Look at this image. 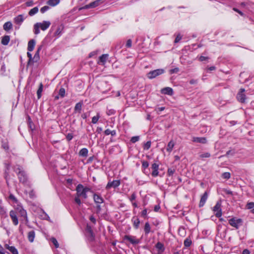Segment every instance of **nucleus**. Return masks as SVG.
<instances>
[{"instance_id":"obj_62","label":"nucleus","mask_w":254,"mask_h":254,"mask_svg":"<svg viewBox=\"0 0 254 254\" xmlns=\"http://www.w3.org/2000/svg\"><path fill=\"white\" fill-rule=\"evenodd\" d=\"M72 137L73 136L71 134H68L66 136V138L68 140H70L71 139H72Z\"/></svg>"},{"instance_id":"obj_52","label":"nucleus","mask_w":254,"mask_h":254,"mask_svg":"<svg viewBox=\"0 0 254 254\" xmlns=\"http://www.w3.org/2000/svg\"><path fill=\"white\" fill-rule=\"evenodd\" d=\"M181 38L182 36L180 35V34H178L175 40V43H177L179 42L181 40Z\"/></svg>"},{"instance_id":"obj_18","label":"nucleus","mask_w":254,"mask_h":254,"mask_svg":"<svg viewBox=\"0 0 254 254\" xmlns=\"http://www.w3.org/2000/svg\"><path fill=\"white\" fill-rule=\"evenodd\" d=\"M108 57V54H103L99 58V62H98V64H100L101 63L102 64L104 65L106 63L107 59Z\"/></svg>"},{"instance_id":"obj_11","label":"nucleus","mask_w":254,"mask_h":254,"mask_svg":"<svg viewBox=\"0 0 254 254\" xmlns=\"http://www.w3.org/2000/svg\"><path fill=\"white\" fill-rule=\"evenodd\" d=\"M158 167L159 166L156 163H153L152 165L151 168L152 169V175L154 177H156L158 175Z\"/></svg>"},{"instance_id":"obj_22","label":"nucleus","mask_w":254,"mask_h":254,"mask_svg":"<svg viewBox=\"0 0 254 254\" xmlns=\"http://www.w3.org/2000/svg\"><path fill=\"white\" fill-rule=\"evenodd\" d=\"M9 40L10 37L9 36H4L2 38L1 43L3 45H7L8 44Z\"/></svg>"},{"instance_id":"obj_6","label":"nucleus","mask_w":254,"mask_h":254,"mask_svg":"<svg viewBox=\"0 0 254 254\" xmlns=\"http://www.w3.org/2000/svg\"><path fill=\"white\" fill-rule=\"evenodd\" d=\"M245 91V89L241 88L240 90V91L238 92L237 98L238 100L241 103H245L246 102V95L244 94V92Z\"/></svg>"},{"instance_id":"obj_17","label":"nucleus","mask_w":254,"mask_h":254,"mask_svg":"<svg viewBox=\"0 0 254 254\" xmlns=\"http://www.w3.org/2000/svg\"><path fill=\"white\" fill-rule=\"evenodd\" d=\"M93 198H94V200L96 203L101 204L103 202V198L101 196H100L99 195H98L97 194H94Z\"/></svg>"},{"instance_id":"obj_47","label":"nucleus","mask_w":254,"mask_h":254,"mask_svg":"<svg viewBox=\"0 0 254 254\" xmlns=\"http://www.w3.org/2000/svg\"><path fill=\"white\" fill-rule=\"evenodd\" d=\"M27 56L29 58V61L28 64H29L31 62H33V58L32 56V54L29 52H27Z\"/></svg>"},{"instance_id":"obj_20","label":"nucleus","mask_w":254,"mask_h":254,"mask_svg":"<svg viewBox=\"0 0 254 254\" xmlns=\"http://www.w3.org/2000/svg\"><path fill=\"white\" fill-rule=\"evenodd\" d=\"M35 236V233L34 231H31L28 233V239L30 242L32 243L34 241Z\"/></svg>"},{"instance_id":"obj_2","label":"nucleus","mask_w":254,"mask_h":254,"mask_svg":"<svg viewBox=\"0 0 254 254\" xmlns=\"http://www.w3.org/2000/svg\"><path fill=\"white\" fill-rule=\"evenodd\" d=\"M76 191L77 196L83 197L84 199L87 198V195L85 190H83V185L81 184L78 185L76 188Z\"/></svg>"},{"instance_id":"obj_9","label":"nucleus","mask_w":254,"mask_h":254,"mask_svg":"<svg viewBox=\"0 0 254 254\" xmlns=\"http://www.w3.org/2000/svg\"><path fill=\"white\" fill-rule=\"evenodd\" d=\"M9 216L11 218L14 225H17L18 224V220L16 216V212L13 210H11L9 212Z\"/></svg>"},{"instance_id":"obj_7","label":"nucleus","mask_w":254,"mask_h":254,"mask_svg":"<svg viewBox=\"0 0 254 254\" xmlns=\"http://www.w3.org/2000/svg\"><path fill=\"white\" fill-rule=\"evenodd\" d=\"M221 201H218L215 206L213 207V211L216 212L215 216L217 217H220L222 215V212L221 209Z\"/></svg>"},{"instance_id":"obj_14","label":"nucleus","mask_w":254,"mask_h":254,"mask_svg":"<svg viewBox=\"0 0 254 254\" xmlns=\"http://www.w3.org/2000/svg\"><path fill=\"white\" fill-rule=\"evenodd\" d=\"M161 92L164 94L172 95L173 93V91L171 88L167 87L161 89Z\"/></svg>"},{"instance_id":"obj_27","label":"nucleus","mask_w":254,"mask_h":254,"mask_svg":"<svg viewBox=\"0 0 254 254\" xmlns=\"http://www.w3.org/2000/svg\"><path fill=\"white\" fill-rule=\"evenodd\" d=\"M174 145H175V143L173 141H170L169 143H168V144L167 145V151L170 152L172 151V149H173V148L174 147Z\"/></svg>"},{"instance_id":"obj_16","label":"nucleus","mask_w":254,"mask_h":254,"mask_svg":"<svg viewBox=\"0 0 254 254\" xmlns=\"http://www.w3.org/2000/svg\"><path fill=\"white\" fill-rule=\"evenodd\" d=\"M24 20L23 15H19L14 19V21L16 24L20 25Z\"/></svg>"},{"instance_id":"obj_13","label":"nucleus","mask_w":254,"mask_h":254,"mask_svg":"<svg viewBox=\"0 0 254 254\" xmlns=\"http://www.w3.org/2000/svg\"><path fill=\"white\" fill-rule=\"evenodd\" d=\"M192 141L205 144L206 143L207 140L205 137H194L192 138Z\"/></svg>"},{"instance_id":"obj_8","label":"nucleus","mask_w":254,"mask_h":254,"mask_svg":"<svg viewBox=\"0 0 254 254\" xmlns=\"http://www.w3.org/2000/svg\"><path fill=\"white\" fill-rule=\"evenodd\" d=\"M120 180H115L112 182H109L106 186V189H110L111 188H117L120 185Z\"/></svg>"},{"instance_id":"obj_53","label":"nucleus","mask_w":254,"mask_h":254,"mask_svg":"<svg viewBox=\"0 0 254 254\" xmlns=\"http://www.w3.org/2000/svg\"><path fill=\"white\" fill-rule=\"evenodd\" d=\"M179 71V68L178 67H176V68H175L174 69H172L170 70V72L171 73H177L178 72V71Z\"/></svg>"},{"instance_id":"obj_60","label":"nucleus","mask_w":254,"mask_h":254,"mask_svg":"<svg viewBox=\"0 0 254 254\" xmlns=\"http://www.w3.org/2000/svg\"><path fill=\"white\" fill-rule=\"evenodd\" d=\"M197 80L191 79L190 80V83L191 84H195L197 83Z\"/></svg>"},{"instance_id":"obj_59","label":"nucleus","mask_w":254,"mask_h":254,"mask_svg":"<svg viewBox=\"0 0 254 254\" xmlns=\"http://www.w3.org/2000/svg\"><path fill=\"white\" fill-rule=\"evenodd\" d=\"M91 8V6H90V4H87L85 6H84L83 7L80 8V9H88V8Z\"/></svg>"},{"instance_id":"obj_19","label":"nucleus","mask_w":254,"mask_h":254,"mask_svg":"<svg viewBox=\"0 0 254 254\" xmlns=\"http://www.w3.org/2000/svg\"><path fill=\"white\" fill-rule=\"evenodd\" d=\"M35 46V41L34 40H31L29 41L28 44V50L32 51L33 50Z\"/></svg>"},{"instance_id":"obj_64","label":"nucleus","mask_w":254,"mask_h":254,"mask_svg":"<svg viewBox=\"0 0 254 254\" xmlns=\"http://www.w3.org/2000/svg\"><path fill=\"white\" fill-rule=\"evenodd\" d=\"M250 252L248 249H245L243 252V254H250Z\"/></svg>"},{"instance_id":"obj_23","label":"nucleus","mask_w":254,"mask_h":254,"mask_svg":"<svg viewBox=\"0 0 254 254\" xmlns=\"http://www.w3.org/2000/svg\"><path fill=\"white\" fill-rule=\"evenodd\" d=\"M12 23L9 21L5 22L3 25L4 30L7 31L10 30L12 28Z\"/></svg>"},{"instance_id":"obj_48","label":"nucleus","mask_w":254,"mask_h":254,"mask_svg":"<svg viewBox=\"0 0 254 254\" xmlns=\"http://www.w3.org/2000/svg\"><path fill=\"white\" fill-rule=\"evenodd\" d=\"M49 8V7L48 6H44L43 7H42L41 9H40V11L42 13H44L45 12H46L47 10H48Z\"/></svg>"},{"instance_id":"obj_5","label":"nucleus","mask_w":254,"mask_h":254,"mask_svg":"<svg viewBox=\"0 0 254 254\" xmlns=\"http://www.w3.org/2000/svg\"><path fill=\"white\" fill-rule=\"evenodd\" d=\"M229 223L232 226L238 229L242 225V220L241 219H236L235 218H233L229 220Z\"/></svg>"},{"instance_id":"obj_56","label":"nucleus","mask_w":254,"mask_h":254,"mask_svg":"<svg viewBox=\"0 0 254 254\" xmlns=\"http://www.w3.org/2000/svg\"><path fill=\"white\" fill-rule=\"evenodd\" d=\"M131 40L130 39H128L127 42L126 46L127 47H130L131 46Z\"/></svg>"},{"instance_id":"obj_36","label":"nucleus","mask_w":254,"mask_h":254,"mask_svg":"<svg viewBox=\"0 0 254 254\" xmlns=\"http://www.w3.org/2000/svg\"><path fill=\"white\" fill-rule=\"evenodd\" d=\"M231 177V174L229 172H225L222 174V177L225 179H229Z\"/></svg>"},{"instance_id":"obj_41","label":"nucleus","mask_w":254,"mask_h":254,"mask_svg":"<svg viewBox=\"0 0 254 254\" xmlns=\"http://www.w3.org/2000/svg\"><path fill=\"white\" fill-rule=\"evenodd\" d=\"M51 240L52 242L53 243V244L55 245L56 248L59 247V243L56 238H52Z\"/></svg>"},{"instance_id":"obj_58","label":"nucleus","mask_w":254,"mask_h":254,"mask_svg":"<svg viewBox=\"0 0 254 254\" xmlns=\"http://www.w3.org/2000/svg\"><path fill=\"white\" fill-rule=\"evenodd\" d=\"M136 198V195L134 193H133L132 194V195H131V197L130 198V200L131 201H133V200H134Z\"/></svg>"},{"instance_id":"obj_51","label":"nucleus","mask_w":254,"mask_h":254,"mask_svg":"<svg viewBox=\"0 0 254 254\" xmlns=\"http://www.w3.org/2000/svg\"><path fill=\"white\" fill-rule=\"evenodd\" d=\"M80 197L78 196H76L75 197V199H74V201L75 202L77 203L78 205H80L81 204V200L79 198Z\"/></svg>"},{"instance_id":"obj_42","label":"nucleus","mask_w":254,"mask_h":254,"mask_svg":"<svg viewBox=\"0 0 254 254\" xmlns=\"http://www.w3.org/2000/svg\"><path fill=\"white\" fill-rule=\"evenodd\" d=\"M191 244V241L188 239H187L184 241V245L187 247H190V246Z\"/></svg>"},{"instance_id":"obj_3","label":"nucleus","mask_w":254,"mask_h":254,"mask_svg":"<svg viewBox=\"0 0 254 254\" xmlns=\"http://www.w3.org/2000/svg\"><path fill=\"white\" fill-rule=\"evenodd\" d=\"M164 72V70L163 69H157L149 72L147 74V76L149 79H153L163 74Z\"/></svg>"},{"instance_id":"obj_15","label":"nucleus","mask_w":254,"mask_h":254,"mask_svg":"<svg viewBox=\"0 0 254 254\" xmlns=\"http://www.w3.org/2000/svg\"><path fill=\"white\" fill-rule=\"evenodd\" d=\"M207 197H208V194H207V192H205L200 199V202H199V207H202L204 205V204H205V203L207 199Z\"/></svg>"},{"instance_id":"obj_40","label":"nucleus","mask_w":254,"mask_h":254,"mask_svg":"<svg viewBox=\"0 0 254 254\" xmlns=\"http://www.w3.org/2000/svg\"><path fill=\"white\" fill-rule=\"evenodd\" d=\"M210 154L208 152H205L204 153H202L199 155L200 158H208L210 157Z\"/></svg>"},{"instance_id":"obj_38","label":"nucleus","mask_w":254,"mask_h":254,"mask_svg":"<svg viewBox=\"0 0 254 254\" xmlns=\"http://www.w3.org/2000/svg\"><path fill=\"white\" fill-rule=\"evenodd\" d=\"M82 107V103L81 102H79L77 103L75 106L74 109L75 111H80Z\"/></svg>"},{"instance_id":"obj_29","label":"nucleus","mask_w":254,"mask_h":254,"mask_svg":"<svg viewBox=\"0 0 254 254\" xmlns=\"http://www.w3.org/2000/svg\"><path fill=\"white\" fill-rule=\"evenodd\" d=\"M43 84L42 83H41L40 84L39 87L37 92V97H38V99H40L41 97V93L43 91Z\"/></svg>"},{"instance_id":"obj_49","label":"nucleus","mask_w":254,"mask_h":254,"mask_svg":"<svg viewBox=\"0 0 254 254\" xmlns=\"http://www.w3.org/2000/svg\"><path fill=\"white\" fill-rule=\"evenodd\" d=\"M175 169L173 168H169L168 170V174L169 176L172 175L175 172Z\"/></svg>"},{"instance_id":"obj_24","label":"nucleus","mask_w":254,"mask_h":254,"mask_svg":"<svg viewBox=\"0 0 254 254\" xmlns=\"http://www.w3.org/2000/svg\"><path fill=\"white\" fill-rule=\"evenodd\" d=\"M103 2V0H96L93 2L90 3L91 8L95 7L99 5L100 3Z\"/></svg>"},{"instance_id":"obj_34","label":"nucleus","mask_w":254,"mask_h":254,"mask_svg":"<svg viewBox=\"0 0 254 254\" xmlns=\"http://www.w3.org/2000/svg\"><path fill=\"white\" fill-rule=\"evenodd\" d=\"M100 118V115L98 113L97 114L96 116L93 117L92 119V123L93 124H96Z\"/></svg>"},{"instance_id":"obj_35","label":"nucleus","mask_w":254,"mask_h":254,"mask_svg":"<svg viewBox=\"0 0 254 254\" xmlns=\"http://www.w3.org/2000/svg\"><path fill=\"white\" fill-rule=\"evenodd\" d=\"M150 231V225L147 222L145 224L144 231L146 234H148L149 233Z\"/></svg>"},{"instance_id":"obj_44","label":"nucleus","mask_w":254,"mask_h":254,"mask_svg":"<svg viewBox=\"0 0 254 254\" xmlns=\"http://www.w3.org/2000/svg\"><path fill=\"white\" fill-rule=\"evenodd\" d=\"M151 144V143L150 141H147L144 145V149L146 150L149 149L150 147Z\"/></svg>"},{"instance_id":"obj_12","label":"nucleus","mask_w":254,"mask_h":254,"mask_svg":"<svg viewBox=\"0 0 254 254\" xmlns=\"http://www.w3.org/2000/svg\"><path fill=\"white\" fill-rule=\"evenodd\" d=\"M125 239L128 241L132 244H137L139 243V240L135 239L134 237L126 235L125 236Z\"/></svg>"},{"instance_id":"obj_63","label":"nucleus","mask_w":254,"mask_h":254,"mask_svg":"<svg viewBox=\"0 0 254 254\" xmlns=\"http://www.w3.org/2000/svg\"><path fill=\"white\" fill-rule=\"evenodd\" d=\"M90 220L91 221H92L93 223H95L96 222V219L93 216H91L90 217Z\"/></svg>"},{"instance_id":"obj_10","label":"nucleus","mask_w":254,"mask_h":254,"mask_svg":"<svg viewBox=\"0 0 254 254\" xmlns=\"http://www.w3.org/2000/svg\"><path fill=\"white\" fill-rule=\"evenodd\" d=\"M4 248L10 252L12 254H18L17 250L13 246H9L8 244L4 245Z\"/></svg>"},{"instance_id":"obj_37","label":"nucleus","mask_w":254,"mask_h":254,"mask_svg":"<svg viewBox=\"0 0 254 254\" xmlns=\"http://www.w3.org/2000/svg\"><path fill=\"white\" fill-rule=\"evenodd\" d=\"M63 29V28L62 26H59L55 32V34L59 36L61 34Z\"/></svg>"},{"instance_id":"obj_30","label":"nucleus","mask_w":254,"mask_h":254,"mask_svg":"<svg viewBox=\"0 0 254 254\" xmlns=\"http://www.w3.org/2000/svg\"><path fill=\"white\" fill-rule=\"evenodd\" d=\"M60 2V0H49L47 3L52 6H54Z\"/></svg>"},{"instance_id":"obj_26","label":"nucleus","mask_w":254,"mask_h":254,"mask_svg":"<svg viewBox=\"0 0 254 254\" xmlns=\"http://www.w3.org/2000/svg\"><path fill=\"white\" fill-rule=\"evenodd\" d=\"M88 150L86 148H82L80 150L79 152V155L83 157H86L88 155Z\"/></svg>"},{"instance_id":"obj_45","label":"nucleus","mask_w":254,"mask_h":254,"mask_svg":"<svg viewBox=\"0 0 254 254\" xmlns=\"http://www.w3.org/2000/svg\"><path fill=\"white\" fill-rule=\"evenodd\" d=\"M139 139V136H135L132 137L131 138L130 141L132 143H135V142H137V141H138Z\"/></svg>"},{"instance_id":"obj_55","label":"nucleus","mask_w":254,"mask_h":254,"mask_svg":"<svg viewBox=\"0 0 254 254\" xmlns=\"http://www.w3.org/2000/svg\"><path fill=\"white\" fill-rule=\"evenodd\" d=\"M149 166V163L147 161H143L142 162V167L144 168H147Z\"/></svg>"},{"instance_id":"obj_33","label":"nucleus","mask_w":254,"mask_h":254,"mask_svg":"<svg viewBox=\"0 0 254 254\" xmlns=\"http://www.w3.org/2000/svg\"><path fill=\"white\" fill-rule=\"evenodd\" d=\"M39 53H38V51H36V53L34 56V57L33 58V63L37 62L39 61Z\"/></svg>"},{"instance_id":"obj_46","label":"nucleus","mask_w":254,"mask_h":254,"mask_svg":"<svg viewBox=\"0 0 254 254\" xmlns=\"http://www.w3.org/2000/svg\"><path fill=\"white\" fill-rule=\"evenodd\" d=\"M254 207V202H249L247 204V207L248 209H252V208H253Z\"/></svg>"},{"instance_id":"obj_4","label":"nucleus","mask_w":254,"mask_h":254,"mask_svg":"<svg viewBox=\"0 0 254 254\" xmlns=\"http://www.w3.org/2000/svg\"><path fill=\"white\" fill-rule=\"evenodd\" d=\"M14 171L16 172L18 171L17 174L19 181L21 182L24 183L26 181V177L25 175V173L21 169L20 166H17V167H15Z\"/></svg>"},{"instance_id":"obj_57","label":"nucleus","mask_w":254,"mask_h":254,"mask_svg":"<svg viewBox=\"0 0 254 254\" xmlns=\"http://www.w3.org/2000/svg\"><path fill=\"white\" fill-rule=\"evenodd\" d=\"M233 10H234L235 11H236V12H238V13H239V14H240V15H241L242 16L244 15V13H243L242 11H240L239 9H238L237 8H233Z\"/></svg>"},{"instance_id":"obj_39","label":"nucleus","mask_w":254,"mask_h":254,"mask_svg":"<svg viewBox=\"0 0 254 254\" xmlns=\"http://www.w3.org/2000/svg\"><path fill=\"white\" fill-rule=\"evenodd\" d=\"M2 147L5 150H7L9 149L8 143L6 141L2 142Z\"/></svg>"},{"instance_id":"obj_61","label":"nucleus","mask_w":254,"mask_h":254,"mask_svg":"<svg viewBox=\"0 0 254 254\" xmlns=\"http://www.w3.org/2000/svg\"><path fill=\"white\" fill-rule=\"evenodd\" d=\"M160 207L159 205H155L154 207V211L157 212L160 209Z\"/></svg>"},{"instance_id":"obj_25","label":"nucleus","mask_w":254,"mask_h":254,"mask_svg":"<svg viewBox=\"0 0 254 254\" xmlns=\"http://www.w3.org/2000/svg\"><path fill=\"white\" fill-rule=\"evenodd\" d=\"M86 230L87 233H89V234H91L90 241H93L94 239V237L93 235V233L92 232L91 227L90 226L87 225Z\"/></svg>"},{"instance_id":"obj_54","label":"nucleus","mask_w":254,"mask_h":254,"mask_svg":"<svg viewBox=\"0 0 254 254\" xmlns=\"http://www.w3.org/2000/svg\"><path fill=\"white\" fill-rule=\"evenodd\" d=\"M235 152L233 150H230L226 152V156H228L229 155H233Z\"/></svg>"},{"instance_id":"obj_43","label":"nucleus","mask_w":254,"mask_h":254,"mask_svg":"<svg viewBox=\"0 0 254 254\" xmlns=\"http://www.w3.org/2000/svg\"><path fill=\"white\" fill-rule=\"evenodd\" d=\"M65 95V89L64 88H61L59 90V95L61 97H64Z\"/></svg>"},{"instance_id":"obj_21","label":"nucleus","mask_w":254,"mask_h":254,"mask_svg":"<svg viewBox=\"0 0 254 254\" xmlns=\"http://www.w3.org/2000/svg\"><path fill=\"white\" fill-rule=\"evenodd\" d=\"M156 248L158 250V253L159 254L162 253L164 251V245L162 243H161L160 242H158L156 244Z\"/></svg>"},{"instance_id":"obj_31","label":"nucleus","mask_w":254,"mask_h":254,"mask_svg":"<svg viewBox=\"0 0 254 254\" xmlns=\"http://www.w3.org/2000/svg\"><path fill=\"white\" fill-rule=\"evenodd\" d=\"M132 221L133 222V226L135 227V228H136V229L138 228L139 223H140V221H139V219L137 218L134 217L132 219Z\"/></svg>"},{"instance_id":"obj_28","label":"nucleus","mask_w":254,"mask_h":254,"mask_svg":"<svg viewBox=\"0 0 254 254\" xmlns=\"http://www.w3.org/2000/svg\"><path fill=\"white\" fill-rule=\"evenodd\" d=\"M19 213L21 216L23 217L24 218L26 219V220L27 221V213L26 210H25L23 208H20L19 210Z\"/></svg>"},{"instance_id":"obj_1","label":"nucleus","mask_w":254,"mask_h":254,"mask_svg":"<svg viewBox=\"0 0 254 254\" xmlns=\"http://www.w3.org/2000/svg\"><path fill=\"white\" fill-rule=\"evenodd\" d=\"M51 25V22L49 21H44L42 23H36L34 25V33L38 34L40 33L39 28L41 30L45 31Z\"/></svg>"},{"instance_id":"obj_50","label":"nucleus","mask_w":254,"mask_h":254,"mask_svg":"<svg viewBox=\"0 0 254 254\" xmlns=\"http://www.w3.org/2000/svg\"><path fill=\"white\" fill-rule=\"evenodd\" d=\"M28 125L29 127L30 128L31 130H33L34 129V126L32 123V121H31L30 119L29 118V121H28Z\"/></svg>"},{"instance_id":"obj_32","label":"nucleus","mask_w":254,"mask_h":254,"mask_svg":"<svg viewBox=\"0 0 254 254\" xmlns=\"http://www.w3.org/2000/svg\"><path fill=\"white\" fill-rule=\"evenodd\" d=\"M38 11V7H35L31 9L29 11V14L30 15L32 16V15H33L34 14H36V13H37Z\"/></svg>"}]
</instances>
